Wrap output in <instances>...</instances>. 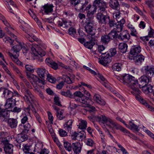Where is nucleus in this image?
Returning <instances> with one entry per match:
<instances>
[{
	"label": "nucleus",
	"mask_w": 154,
	"mask_h": 154,
	"mask_svg": "<svg viewBox=\"0 0 154 154\" xmlns=\"http://www.w3.org/2000/svg\"><path fill=\"white\" fill-rule=\"evenodd\" d=\"M144 68L143 71V75L139 79V82L134 77L128 74L121 77V78H119V80L124 84L129 86L131 88V85L129 84V82L131 81V79L133 78L137 81L135 83V84H137L136 88L139 89V88H141L143 92H150L151 89L148 87L147 84L151 82L152 77L154 76V68L150 67L148 66H145Z\"/></svg>",
	"instance_id": "f257e3e1"
},
{
	"label": "nucleus",
	"mask_w": 154,
	"mask_h": 154,
	"mask_svg": "<svg viewBox=\"0 0 154 154\" xmlns=\"http://www.w3.org/2000/svg\"><path fill=\"white\" fill-rule=\"evenodd\" d=\"M129 81V84L131 85V89L132 90L131 91V93L134 95L135 96V98L137 100H138L139 102L143 105H144L146 107L148 104L146 101L144 100L143 98L141 97L140 94L141 93L140 91L137 88H136L137 84H135L136 82L137 81L135 80L134 79L132 78V79H131Z\"/></svg>",
	"instance_id": "f03ea898"
},
{
	"label": "nucleus",
	"mask_w": 154,
	"mask_h": 154,
	"mask_svg": "<svg viewBox=\"0 0 154 154\" xmlns=\"http://www.w3.org/2000/svg\"><path fill=\"white\" fill-rule=\"evenodd\" d=\"M31 50L34 56L37 57L36 58L38 60L39 62L43 61L42 57L45 56V53L39 46L36 44H32L31 47Z\"/></svg>",
	"instance_id": "7ed1b4c3"
},
{
	"label": "nucleus",
	"mask_w": 154,
	"mask_h": 154,
	"mask_svg": "<svg viewBox=\"0 0 154 154\" xmlns=\"http://www.w3.org/2000/svg\"><path fill=\"white\" fill-rule=\"evenodd\" d=\"M12 138L11 137L8 136L5 138L1 141L3 144L4 150L6 153L11 154L13 151V145L9 143L10 140H12Z\"/></svg>",
	"instance_id": "20e7f679"
},
{
	"label": "nucleus",
	"mask_w": 154,
	"mask_h": 154,
	"mask_svg": "<svg viewBox=\"0 0 154 154\" xmlns=\"http://www.w3.org/2000/svg\"><path fill=\"white\" fill-rule=\"evenodd\" d=\"M93 21L90 18H88L85 22V31L89 35L91 36L95 34L96 31L93 27Z\"/></svg>",
	"instance_id": "39448f33"
},
{
	"label": "nucleus",
	"mask_w": 154,
	"mask_h": 154,
	"mask_svg": "<svg viewBox=\"0 0 154 154\" xmlns=\"http://www.w3.org/2000/svg\"><path fill=\"white\" fill-rule=\"evenodd\" d=\"M97 18L99 20V22L103 24L106 23V20L109 19V17L106 11H98V13L97 14Z\"/></svg>",
	"instance_id": "423d86ee"
},
{
	"label": "nucleus",
	"mask_w": 154,
	"mask_h": 154,
	"mask_svg": "<svg viewBox=\"0 0 154 154\" xmlns=\"http://www.w3.org/2000/svg\"><path fill=\"white\" fill-rule=\"evenodd\" d=\"M112 59L111 56L107 52H105L101 55V59H99V62L102 65L105 66L111 62Z\"/></svg>",
	"instance_id": "0eeeda50"
},
{
	"label": "nucleus",
	"mask_w": 154,
	"mask_h": 154,
	"mask_svg": "<svg viewBox=\"0 0 154 154\" xmlns=\"http://www.w3.org/2000/svg\"><path fill=\"white\" fill-rule=\"evenodd\" d=\"M10 113L9 110L3 108L0 111V120L2 122H6L10 116Z\"/></svg>",
	"instance_id": "6e6552de"
},
{
	"label": "nucleus",
	"mask_w": 154,
	"mask_h": 154,
	"mask_svg": "<svg viewBox=\"0 0 154 154\" xmlns=\"http://www.w3.org/2000/svg\"><path fill=\"white\" fill-rule=\"evenodd\" d=\"M108 123H110L112 125V128L114 129L119 130L124 133L128 134L129 133L127 130L114 121L111 119L109 120Z\"/></svg>",
	"instance_id": "1a4fd4ad"
},
{
	"label": "nucleus",
	"mask_w": 154,
	"mask_h": 154,
	"mask_svg": "<svg viewBox=\"0 0 154 154\" xmlns=\"http://www.w3.org/2000/svg\"><path fill=\"white\" fill-rule=\"evenodd\" d=\"M94 3L97 8V7L99 8L98 11H106L107 4L103 1H94Z\"/></svg>",
	"instance_id": "9d476101"
},
{
	"label": "nucleus",
	"mask_w": 154,
	"mask_h": 154,
	"mask_svg": "<svg viewBox=\"0 0 154 154\" xmlns=\"http://www.w3.org/2000/svg\"><path fill=\"white\" fill-rule=\"evenodd\" d=\"M1 93H2L4 97L7 99L13 98V92L6 88H0Z\"/></svg>",
	"instance_id": "9b49d317"
},
{
	"label": "nucleus",
	"mask_w": 154,
	"mask_h": 154,
	"mask_svg": "<svg viewBox=\"0 0 154 154\" xmlns=\"http://www.w3.org/2000/svg\"><path fill=\"white\" fill-rule=\"evenodd\" d=\"M130 35L128 31L125 30L120 33L119 35L118 34V38L124 42L128 41L130 39Z\"/></svg>",
	"instance_id": "f8f14e48"
},
{
	"label": "nucleus",
	"mask_w": 154,
	"mask_h": 154,
	"mask_svg": "<svg viewBox=\"0 0 154 154\" xmlns=\"http://www.w3.org/2000/svg\"><path fill=\"white\" fill-rule=\"evenodd\" d=\"M16 105V101L15 99L13 98L7 99L4 105L5 108L6 109H11Z\"/></svg>",
	"instance_id": "ddd939ff"
},
{
	"label": "nucleus",
	"mask_w": 154,
	"mask_h": 154,
	"mask_svg": "<svg viewBox=\"0 0 154 154\" xmlns=\"http://www.w3.org/2000/svg\"><path fill=\"white\" fill-rule=\"evenodd\" d=\"M23 98L26 102L28 104L31 105L32 107L34 109V105H36L37 102L34 96H32V97H30L29 96H25Z\"/></svg>",
	"instance_id": "4468645a"
},
{
	"label": "nucleus",
	"mask_w": 154,
	"mask_h": 154,
	"mask_svg": "<svg viewBox=\"0 0 154 154\" xmlns=\"http://www.w3.org/2000/svg\"><path fill=\"white\" fill-rule=\"evenodd\" d=\"M7 121L8 126L11 128H15L17 127L18 121L16 119L8 118Z\"/></svg>",
	"instance_id": "2eb2a0df"
},
{
	"label": "nucleus",
	"mask_w": 154,
	"mask_h": 154,
	"mask_svg": "<svg viewBox=\"0 0 154 154\" xmlns=\"http://www.w3.org/2000/svg\"><path fill=\"white\" fill-rule=\"evenodd\" d=\"M145 58L144 56L140 54L134 56L133 57V60L136 65H140L144 61Z\"/></svg>",
	"instance_id": "dca6fc26"
},
{
	"label": "nucleus",
	"mask_w": 154,
	"mask_h": 154,
	"mask_svg": "<svg viewBox=\"0 0 154 154\" xmlns=\"http://www.w3.org/2000/svg\"><path fill=\"white\" fill-rule=\"evenodd\" d=\"M35 71L42 79H44L45 76H46L48 74V71L44 68H38L35 69Z\"/></svg>",
	"instance_id": "f3484780"
},
{
	"label": "nucleus",
	"mask_w": 154,
	"mask_h": 154,
	"mask_svg": "<svg viewBox=\"0 0 154 154\" xmlns=\"http://www.w3.org/2000/svg\"><path fill=\"white\" fill-rule=\"evenodd\" d=\"M141 51V48L139 45L132 46L130 51V53L132 55H138Z\"/></svg>",
	"instance_id": "a211bd4d"
},
{
	"label": "nucleus",
	"mask_w": 154,
	"mask_h": 154,
	"mask_svg": "<svg viewBox=\"0 0 154 154\" xmlns=\"http://www.w3.org/2000/svg\"><path fill=\"white\" fill-rule=\"evenodd\" d=\"M75 1H70V3L71 4L75 6L79 4V8L80 10L82 11H83L84 8L86 7L88 3V2L86 1H85L84 4L81 3V1H77L76 2H75Z\"/></svg>",
	"instance_id": "6ab92c4d"
},
{
	"label": "nucleus",
	"mask_w": 154,
	"mask_h": 154,
	"mask_svg": "<svg viewBox=\"0 0 154 154\" xmlns=\"http://www.w3.org/2000/svg\"><path fill=\"white\" fill-rule=\"evenodd\" d=\"M97 9V7L94 5V3H93L92 6L91 5H89L86 7L85 9L84 10L87 12L88 14L93 15L96 12Z\"/></svg>",
	"instance_id": "aec40b11"
},
{
	"label": "nucleus",
	"mask_w": 154,
	"mask_h": 154,
	"mask_svg": "<svg viewBox=\"0 0 154 154\" xmlns=\"http://www.w3.org/2000/svg\"><path fill=\"white\" fill-rule=\"evenodd\" d=\"M97 121L99 122L108 123L110 119L107 118L106 116L103 115H99L96 116Z\"/></svg>",
	"instance_id": "412c9836"
},
{
	"label": "nucleus",
	"mask_w": 154,
	"mask_h": 154,
	"mask_svg": "<svg viewBox=\"0 0 154 154\" xmlns=\"http://www.w3.org/2000/svg\"><path fill=\"white\" fill-rule=\"evenodd\" d=\"M72 149L74 153L77 154L79 153L82 149V146L80 143H73L72 144Z\"/></svg>",
	"instance_id": "4be33fe9"
},
{
	"label": "nucleus",
	"mask_w": 154,
	"mask_h": 154,
	"mask_svg": "<svg viewBox=\"0 0 154 154\" xmlns=\"http://www.w3.org/2000/svg\"><path fill=\"white\" fill-rule=\"evenodd\" d=\"M54 6L52 4H47L43 6L44 13L46 14L51 13L53 11V8Z\"/></svg>",
	"instance_id": "5701e85b"
},
{
	"label": "nucleus",
	"mask_w": 154,
	"mask_h": 154,
	"mask_svg": "<svg viewBox=\"0 0 154 154\" xmlns=\"http://www.w3.org/2000/svg\"><path fill=\"white\" fill-rule=\"evenodd\" d=\"M94 100L100 105L103 106L106 104V102L102 99L100 96L98 94H95L94 97Z\"/></svg>",
	"instance_id": "b1692460"
},
{
	"label": "nucleus",
	"mask_w": 154,
	"mask_h": 154,
	"mask_svg": "<svg viewBox=\"0 0 154 154\" xmlns=\"http://www.w3.org/2000/svg\"><path fill=\"white\" fill-rule=\"evenodd\" d=\"M27 139V136L24 134H19L17 135L16 141L17 143H20Z\"/></svg>",
	"instance_id": "393cba45"
},
{
	"label": "nucleus",
	"mask_w": 154,
	"mask_h": 154,
	"mask_svg": "<svg viewBox=\"0 0 154 154\" xmlns=\"http://www.w3.org/2000/svg\"><path fill=\"white\" fill-rule=\"evenodd\" d=\"M110 40V37L107 34L103 35L101 37V41L105 45L108 44Z\"/></svg>",
	"instance_id": "a878e982"
},
{
	"label": "nucleus",
	"mask_w": 154,
	"mask_h": 154,
	"mask_svg": "<svg viewBox=\"0 0 154 154\" xmlns=\"http://www.w3.org/2000/svg\"><path fill=\"white\" fill-rule=\"evenodd\" d=\"M128 47L127 45L124 43H120L118 46L119 49L120 51L122 53H125L126 52Z\"/></svg>",
	"instance_id": "bb28decb"
},
{
	"label": "nucleus",
	"mask_w": 154,
	"mask_h": 154,
	"mask_svg": "<svg viewBox=\"0 0 154 154\" xmlns=\"http://www.w3.org/2000/svg\"><path fill=\"white\" fill-rule=\"evenodd\" d=\"M29 79L30 80H32L33 82L36 84L40 83L42 81L37 76L33 74L30 75Z\"/></svg>",
	"instance_id": "cd10ccee"
},
{
	"label": "nucleus",
	"mask_w": 154,
	"mask_h": 154,
	"mask_svg": "<svg viewBox=\"0 0 154 154\" xmlns=\"http://www.w3.org/2000/svg\"><path fill=\"white\" fill-rule=\"evenodd\" d=\"M5 3L9 9L10 12L14 13L10 5L13 7H16V5L14 2L13 1H6Z\"/></svg>",
	"instance_id": "c85d7f7f"
},
{
	"label": "nucleus",
	"mask_w": 154,
	"mask_h": 154,
	"mask_svg": "<svg viewBox=\"0 0 154 154\" xmlns=\"http://www.w3.org/2000/svg\"><path fill=\"white\" fill-rule=\"evenodd\" d=\"M25 37L30 42H32L34 41L37 42L38 41V39L35 36H33L32 37V33H27V34L25 35Z\"/></svg>",
	"instance_id": "c756f323"
},
{
	"label": "nucleus",
	"mask_w": 154,
	"mask_h": 154,
	"mask_svg": "<svg viewBox=\"0 0 154 154\" xmlns=\"http://www.w3.org/2000/svg\"><path fill=\"white\" fill-rule=\"evenodd\" d=\"M127 27L131 31V35L132 36L137 37V32L133 26L130 23H129L128 24Z\"/></svg>",
	"instance_id": "7c9ffc66"
},
{
	"label": "nucleus",
	"mask_w": 154,
	"mask_h": 154,
	"mask_svg": "<svg viewBox=\"0 0 154 154\" xmlns=\"http://www.w3.org/2000/svg\"><path fill=\"white\" fill-rule=\"evenodd\" d=\"M115 29L112 30L108 34H107L110 39L112 40L113 39L118 38V34L115 31Z\"/></svg>",
	"instance_id": "2f4dec72"
},
{
	"label": "nucleus",
	"mask_w": 154,
	"mask_h": 154,
	"mask_svg": "<svg viewBox=\"0 0 154 154\" xmlns=\"http://www.w3.org/2000/svg\"><path fill=\"white\" fill-rule=\"evenodd\" d=\"M73 122V121L72 119H70L68 120L64 124V128L65 130L68 131V132L71 131Z\"/></svg>",
	"instance_id": "473e14b6"
},
{
	"label": "nucleus",
	"mask_w": 154,
	"mask_h": 154,
	"mask_svg": "<svg viewBox=\"0 0 154 154\" xmlns=\"http://www.w3.org/2000/svg\"><path fill=\"white\" fill-rule=\"evenodd\" d=\"M83 94L80 91H76L74 93V94H72L73 97L72 99H74L76 101H78L79 98H80L83 96Z\"/></svg>",
	"instance_id": "72a5a7b5"
},
{
	"label": "nucleus",
	"mask_w": 154,
	"mask_h": 154,
	"mask_svg": "<svg viewBox=\"0 0 154 154\" xmlns=\"http://www.w3.org/2000/svg\"><path fill=\"white\" fill-rule=\"evenodd\" d=\"M22 48V44L20 43L14 46L11 48L12 51L16 54L19 52Z\"/></svg>",
	"instance_id": "f704fd0d"
},
{
	"label": "nucleus",
	"mask_w": 154,
	"mask_h": 154,
	"mask_svg": "<svg viewBox=\"0 0 154 154\" xmlns=\"http://www.w3.org/2000/svg\"><path fill=\"white\" fill-rule=\"evenodd\" d=\"M68 32L69 34L72 37L75 38L77 37L76 31L75 29L74 28L71 27L69 29Z\"/></svg>",
	"instance_id": "c9c22d12"
},
{
	"label": "nucleus",
	"mask_w": 154,
	"mask_h": 154,
	"mask_svg": "<svg viewBox=\"0 0 154 154\" xmlns=\"http://www.w3.org/2000/svg\"><path fill=\"white\" fill-rule=\"evenodd\" d=\"M90 100V99L83 95L81 98H79L78 101L85 105H88L89 103Z\"/></svg>",
	"instance_id": "e433bc0d"
},
{
	"label": "nucleus",
	"mask_w": 154,
	"mask_h": 154,
	"mask_svg": "<svg viewBox=\"0 0 154 154\" xmlns=\"http://www.w3.org/2000/svg\"><path fill=\"white\" fill-rule=\"evenodd\" d=\"M79 128L81 129L82 131L85 130L87 127V122L85 120H81L79 123Z\"/></svg>",
	"instance_id": "4c0bfd02"
},
{
	"label": "nucleus",
	"mask_w": 154,
	"mask_h": 154,
	"mask_svg": "<svg viewBox=\"0 0 154 154\" xmlns=\"http://www.w3.org/2000/svg\"><path fill=\"white\" fill-rule=\"evenodd\" d=\"M109 6L113 9H117L119 6L118 1H110L109 2Z\"/></svg>",
	"instance_id": "58836bf2"
},
{
	"label": "nucleus",
	"mask_w": 154,
	"mask_h": 154,
	"mask_svg": "<svg viewBox=\"0 0 154 154\" xmlns=\"http://www.w3.org/2000/svg\"><path fill=\"white\" fill-rule=\"evenodd\" d=\"M94 45V41L92 39L85 42L84 44V45L85 47L90 49H91Z\"/></svg>",
	"instance_id": "ea45409f"
},
{
	"label": "nucleus",
	"mask_w": 154,
	"mask_h": 154,
	"mask_svg": "<svg viewBox=\"0 0 154 154\" xmlns=\"http://www.w3.org/2000/svg\"><path fill=\"white\" fill-rule=\"evenodd\" d=\"M60 93L62 95L66 97H69L70 98H72L73 97V96L72 95V94L69 90H68L66 92L64 91H61L60 92Z\"/></svg>",
	"instance_id": "a19ab883"
},
{
	"label": "nucleus",
	"mask_w": 154,
	"mask_h": 154,
	"mask_svg": "<svg viewBox=\"0 0 154 154\" xmlns=\"http://www.w3.org/2000/svg\"><path fill=\"white\" fill-rule=\"evenodd\" d=\"M64 147L65 149L69 152L72 151V146L71 143L68 141L64 142Z\"/></svg>",
	"instance_id": "79ce46f5"
},
{
	"label": "nucleus",
	"mask_w": 154,
	"mask_h": 154,
	"mask_svg": "<svg viewBox=\"0 0 154 154\" xmlns=\"http://www.w3.org/2000/svg\"><path fill=\"white\" fill-rule=\"evenodd\" d=\"M129 124L130 127L129 128L131 129H134L137 131H138L139 130L138 128V126L135 125L132 121L129 122Z\"/></svg>",
	"instance_id": "37998d69"
},
{
	"label": "nucleus",
	"mask_w": 154,
	"mask_h": 154,
	"mask_svg": "<svg viewBox=\"0 0 154 154\" xmlns=\"http://www.w3.org/2000/svg\"><path fill=\"white\" fill-rule=\"evenodd\" d=\"M54 103L56 105L59 106H62V105L61 104L60 98L58 96H55L54 98Z\"/></svg>",
	"instance_id": "c03bdc74"
},
{
	"label": "nucleus",
	"mask_w": 154,
	"mask_h": 154,
	"mask_svg": "<svg viewBox=\"0 0 154 154\" xmlns=\"http://www.w3.org/2000/svg\"><path fill=\"white\" fill-rule=\"evenodd\" d=\"M123 27L119 23L117 24L113 29H115V31L117 33L121 31L123 28Z\"/></svg>",
	"instance_id": "a18cd8bd"
},
{
	"label": "nucleus",
	"mask_w": 154,
	"mask_h": 154,
	"mask_svg": "<svg viewBox=\"0 0 154 154\" xmlns=\"http://www.w3.org/2000/svg\"><path fill=\"white\" fill-rule=\"evenodd\" d=\"M105 48L103 45H98L97 47V51L100 53L103 54H104Z\"/></svg>",
	"instance_id": "49530a36"
},
{
	"label": "nucleus",
	"mask_w": 154,
	"mask_h": 154,
	"mask_svg": "<svg viewBox=\"0 0 154 154\" xmlns=\"http://www.w3.org/2000/svg\"><path fill=\"white\" fill-rule=\"evenodd\" d=\"M121 65L120 63H115L112 66V69L113 70L119 71L121 69Z\"/></svg>",
	"instance_id": "de8ad7c7"
},
{
	"label": "nucleus",
	"mask_w": 154,
	"mask_h": 154,
	"mask_svg": "<svg viewBox=\"0 0 154 154\" xmlns=\"http://www.w3.org/2000/svg\"><path fill=\"white\" fill-rule=\"evenodd\" d=\"M86 134L84 130L80 131L79 133L78 138L79 137L80 139L82 140L85 139L86 137Z\"/></svg>",
	"instance_id": "09e8293b"
},
{
	"label": "nucleus",
	"mask_w": 154,
	"mask_h": 154,
	"mask_svg": "<svg viewBox=\"0 0 154 154\" xmlns=\"http://www.w3.org/2000/svg\"><path fill=\"white\" fill-rule=\"evenodd\" d=\"M47 80L50 82L52 83L55 82L56 81V79L51 75H50L48 74L47 75Z\"/></svg>",
	"instance_id": "8fccbe9b"
},
{
	"label": "nucleus",
	"mask_w": 154,
	"mask_h": 154,
	"mask_svg": "<svg viewBox=\"0 0 154 154\" xmlns=\"http://www.w3.org/2000/svg\"><path fill=\"white\" fill-rule=\"evenodd\" d=\"M108 54H109V55L111 56V57L115 55L117 52L116 49L115 48H111L110 49L108 52H107Z\"/></svg>",
	"instance_id": "3c124183"
},
{
	"label": "nucleus",
	"mask_w": 154,
	"mask_h": 154,
	"mask_svg": "<svg viewBox=\"0 0 154 154\" xmlns=\"http://www.w3.org/2000/svg\"><path fill=\"white\" fill-rule=\"evenodd\" d=\"M21 110V107H18L15 106L14 108L11 109V111L13 112L18 113L20 112Z\"/></svg>",
	"instance_id": "603ef678"
},
{
	"label": "nucleus",
	"mask_w": 154,
	"mask_h": 154,
	"mask_svg": "<svg viewBox=\"0 0 154 154\" xmlns=\"http://www.w3.org/2000/svg\"><path fill=\"white\" fill-rule=\"evenodd\" d=\"M74 81V79L72 77L66 76L65 78V81L67 83L70 84L72 83Z\"/></svg>",
	"instance_id": "864d4df0"
},
{
	"label": "nucleus",
	"mask_w": 154,
	"mask_h": 154,
	"mask_svg": "<svg viewBox=\"0 0 154 154\" xmlns=\"http://www.w3.org/2000/svg\"><path fill=\"white\" fill-rule=\"evenodd\" d=\"M24 131L25 132H27L29 131V129L31 128V125L28 122L26 124L24 125Z\"/></svg>",
	"instance_id": "5fc2aeb1"
},
{
	"label": "nucleus",
	"mask_w": 154,
	"mask_h": 154,
	"mask_svg": "<svg viewBox=\"0 0 154 154\" xmlns=\"http://www.w3.org/2000/svg\"><path fill=\"white\" fill-rule=\"evenodd\" d=\"M59 132L60 136L62 137H65L67 135L66 131L62 129H60Z\"/></svg>",
	"instance_id": "6e6d98bb"
},
{
	"label": "nucleus",
	"mask_w": 154,
	"mask_h": 154,
	"mask_svg": "<svg viewBox=\"0 0 154 154\" xmlns=\"http://www.w3.org/2000/svg\"><path fill=\"white\" fill-rule=\"evenodd\" d=\"M67 23V21L66 20H63L62 19H60L58 21V25L60 26H63V24L66 26Z\"/></svg>",
	"instance_id": "4d7b16f0"
},
{
	"label": "nucleus",
	"mask_w": 154,
	"mask_h": 154,
	"mask_svg": "<svg viewBox=\"0 0 154 154\" xmlns=\"http://www.w3.org/2000/svg\"><path fill=\"white\" fill-rule=\"evenodd\" d=\"M109 21V25L110 27H115L116 24V22L115 20H110L109 18V19H108Z\"/></svg>",
	"instance_id": "13d9d810"
},
{
	"label": "nucleus",
	"mask_w": 154,
	"mask_h": 154,
	"mask_svg": "<svg viewBox=\"0 0 154 154\" xmlns=\"http://www.w3.org/2000/svg\"><path fill=\"white\" fill-rule=\"evenodd\" d=\"M34 113L36 119L37 120L40 124H41L42 122V120L40 116H39L38 114L35 111Z\"/></svg>",
	"instance_id": "bf43d9fd"
},
{
	"label": "nucleus",
	"mask_w": 154,
	"mask_h": 154,
	"mask_svg": "<svg viewBox=\"0 0 154 154\" xmlns=\"http://www.w3.org/2000/svg\"><path fill=\"white\" fill-rule=\"evenodd\" d=\"M26 69L29 71L30 72H34V69L33 66H32L29 65H26L25 66Z\"/></svg>",
	"instance_id": "052dcab7"
},
{
	"label": "nucleus",
	"mask_w": 154,
	"mask_h": 154,
	"mask_svg": "<svg viewBox=\"0 0 154 154\" xmlns=\"http://www.w3.org/2000/svg\"><path fill=\"white\" fill-rule=\"evenodd\" d=\"M28 118L26 115L23 116V117L21 119L20 121L22 124L24 125L26 123L28 122Z\"/></svg>",
	"instance_id": "680f3d73"
},
{
	"label": "nucleus",
	"mask_w": 154,
	"mask_h": 154,
	"mask_svg": "<svg viewBox=\"0 0 154 154\" xmlns=\"http://www.w3.org/2000/svg\"><path fill=\"white\" fill-rule=\"evenodd\" d=\"M50 66L55 70L57 69L58 68L57 63L53 61L52 62Z\"/></svg>",
	"instance_id": "e2e57ef3"
},
{
	"label": "nucleus",
	"mask_w": 154,
	"mask_h": 154,
	"mask_svg": "<svg viewBox=\"0 0 154 154\" xmlns=\"http://www.w3.org/2000/svg\"><path fill=\"white\" fill-rule=\"evenodd\" d=\"M71 134L72 139L75 140L76 139H77V138L78 137V133L75 131L72 132Z\"/></svg>",
	"instance_id": "0e129e2a"
},
{
	"label": "nucleus",
	"mask_w": 154,
	"mask_h": 154,
	"mask_svg": "<svg viewBox=\"0 0 154 154\" xmlns=\"http://www.w3.org/2000/svg\"><path fill=\"white\" fill-rule=\"evenodd\" d=\"M48 119H49V121L51 122V123L53 124V117L52 115V114L50 112L48 111Z\"/></svg>",
	"instance_id": "69168bd1"
},
{
	"label": "nucleus",
	"mask_w": 154,
	"mask_h": 154,
	"mask_svg": "<svg viewBox=\"0 0 154 154\" xmlns=\"http://www.w3.org/2000/svg\"><path fill=\"white\" fill-rule=\"evenodd\" d=\"M30 150L29 146L27 145H26L23 149V151L26 153H30Z\"/></svg>",
	"instance_id": "338daca9"
},
{
	"label": "nucleus",
	"mask_w": 154,
	"mask_h": 154,
	"mask_svg": "<svg viewBox=\"0 0 154 154\" xmlns=\"http://www.w3.org/2000/svg\"><path fill=\"white\" fill-rule=\"evenodd\" d=\"M94 143V141L91 139H88L87 140L86 144L88 146H93Z\"/></svg>",
	"instance_id": "774afa93"
}]
</instances>
